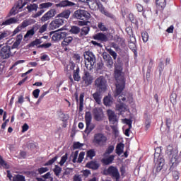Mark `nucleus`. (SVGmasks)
Here are the masks:
<instances>
[{
	"label": "nucleus",
	"mask_w": 181,
	"mask_h": 181,
	"mask_svg": "<svg viewBox=\"0 0 181 181\" xmlns=\"http://www.w3.org/2000/svg\"><path fill=\"white\" fill-rule=\"evenodd\" d=\"M115 78L117 81L115 97H118L125 88V78L122 76V64H115Z\"/></svg>",
	"instance_id": "f257e3e1"
},
{
	"label": "nucleus",
	"mask_w": 181,
	"mask_h": 181,
	"mask_svg": "<svg viewBox=\"0 0 181 181\" xmlns=\"http://www.w3.org/2000/svg\"><path fill=\"white\" fill-rule=\"evenodd\" d=\"M71 13V11L69 9H66L58 14L56 17L57 18L50 23L49 30H54V29H59L60 26H63L65 22L64 19H69V18H70Z\"/></svg>",
	"instance_id": "f03ea898"
},
{
	"label": "nucleus",
	"mask_w": 181,
	"mask_h": 181,
	"mask_svg": "<svg viewBox=\"0 0 181 181\" xmlns=\"http://www.w3.org/2000/svg\"><path fill=\"white\" fill-rule=\"evenodd\" d=\"M168 153L169 154L170 156H172L170 160V170H173L175 168L179 165L181 162V156H178V151L176 149H174L173 148L171 147V148L168 149Z\"/></svg>",
	"instance_id": "7ed1b4c3"
},
{
	"label": "nucleus",
	"mask_w": 181,
	"mask_h": 181,
	"mask_svg": "<svg viewBox=\"0 0 181 181\" xmlns=\"http://www.w3.org/2000/svg\"><path fill=\"white\" fill-rule=\"evenodd\" d=\"M156 151L161 152V150L160 148H157L154 153V162H156V173H159V172H160V170H162L165 166V158H163V156L160 154V153L156 152Z\"/></svg>",
	"instance_id": "20e7f679"
},
{
	"label": "nucleus",
	"mask_w": 181,
	"mask_h": 181,
	"mask_svg": "<svg viewBox=\"0 0 181 181\" xmlns=\"http://www.w3.org/2000/svg\"><path fill=\"white\" fill-rule=\"evenodd\" d=\"M84 59L88 61V63L90 64H86V67L87 70H89L91 71L93 69L94 64H95V55L91 51H86L84 52Z\"/></svg>",
	"instance_id": "39448f33"
},
{
	"label": "nucleus",
	"mask_w": 181,
	"mask_h": 181,
	"mask_svg": "<svg viewBox=\"0 0 181 181\" xmlns=\"http://www.w3.org/2000/svg\"><path fill=\"white\" fill-rule=\"evenodd\" d=\"M95 88H96V91H99L100 93H105L107 90V81L104 76H100L95 81Z\"/></svg>",
	"instance_id": "423d86ee"
},
{
	"label": "nucleus",
	"mask_w": 181,
	"mask_h": 181,
	"mask_svg": "<svg viewBox=\"0 0 181 181\" xmlns=\"http://www.w3.org/2000/svg\"><path fill=\"white\" fill-rule=\"evenodd\" d=\"M104 175L110 176L112 179H115L116 181H119L121 177L118 168L112 165L110 166L105 171H104Z\"/></svg>",
	"instance_id": "0eeeda50"
},
{
	"label": "nucleus",
	"mask_w": 181,
	"mask_h": 181,
	"mask_svg": "<svg viewBox=\"0 0 181 181\" xmlns=\"http://www.w3.org/2000/svg\"><path fill=\"white\" fill-rule=\"evenodd\" d=\"M93 143L96 146H104L107 144V136L102 133H97L94 135Z\"/></svg>",
	"instance_id": "6e6552de"
},
{
	"label": "nucleus",
	"mask_w": 181,
	"mask_h": 181,
	"mask_svg": "<svg viewBox=\"0 0 181 181\" xmlns=\"http://www.w3.org/2000/svg\"><path fill=\"white\" fill-rule=\"evenodd\" d=\"M85 4L89 6L91 11H100L104 8L100 0H87Z\"/></svg>",
	"instance_id": "1a4fd4ad"
},
{
	"label": "nucleus",
	"mask_w": 181,
	"mask_h": 181,
	"mask_svg": "<svg viewBox=\"0 0 181 181\" xmlns=\"http://www.w3.org/2000/svg\"><path fill=\"white\" fill-rule=\"evenodd\" d=\"M74 16L81 21H88L91 18V14L86 10L78 9L75 11Z\"/></svg>",
	"instance_id": "9d476101"
},
{
	"label": "nucleus",
	"mask_w": 181,
	"mask_h": 181,
	"mask_svg": "<svg viewBox=\"0 0 181 181\" xmlns=\"http://www.w3.org/2000/svg\"><path fill=\"white\" fill-rule=\"evenodd\" d=\"M52 40L54 42H59L62 40V39H64L66 36H67V33L62 31L61 29L52 31L49 33V35L52 36Z\"/></svg>",
	"instance_id": "9b49d317"
},
{
	"label": "nucleus",
	"mask_w": 181,
	"mask_h": 181,
	"mask_svg": "<svg viewBox=\"0 0 181 181\" xmlns=\"http://www.w3.org/2000/svg\"><path fill=\"white\" fill-rule=\"evenodd\" d=\"M93 81H94V78L90 74L88 71H85L82 76V83L84 84V87L91 86V84H93Z\"/></svg>",
	"instance_id": "f8f14e48"
},
{
	"label": "nucleus",
	"mask_w": 181,
	"mask_h": 181,
	"mask_svg": "<svg viewBox=\"0 0 181 181\" xmlns=\"http://www.w3.org/2000/svg\"><path fill=\"white\" fill-rule=\"evenodd\" d=\"M12 56V52L11 51V46L5 45L0 49V57L5 60L9 59Z\"/></svg>",
	"instance_id": "ddd939ff"
},
{
	"label": "nucleus",
	"mask_w": 181,
	"mask_h": 181,
	"mask_svg": "<svg viewBox=\"0 0 181 181\" xmlns=\"http://www.w3.org/2000/svg\"><path fill=\"white\" fill-rule=\"evenodd\" d=\"M56 13H57L56 9L54 8L50 9L41 18V21L47 22V21H50L52 18H54V16H56Z\"/></svg>",
	"instance_id": "4468645a"
},
{
	"label": "nucleus",
	"mask_w": 181,
	"mask_h": 181,
	"mask_svg": "<svg viewBox=\"0 0 181 181\" xmlns=\"http://www.w3.org/2000/svg\"><path fill=\"white\" fill-rule=\"evenodd\" d=\"M95 121H102L104 113L100 107H95L92 111Z\"/></svg>",
	"instance_id": "2eb2a0df"
},
{
	"label": "nucleus",
	"mask_w": 181,
	"mask_h": 181,
	"mask_svg": "<svg viewBox=\"0 0 181 181\" xmlns=\"http://www.w3.org/2000/svg\"><path fill=\"white\" fill-rule=\"evenodd\" d=\"M156 5L157 10H156V13L158 15V12H163V9L166 8V0H156Z\"/></svg>",
	"instance_id": "dca6fc26"
},
{
	"label": "nucleus",
	"mask_w": 181,
	"mask_h": 181,
	"mask_svg": "<svg viewBox=\"0 0 181 181\" xmlns=\"http://www.w3.org/2000/svg\"><path fill=\"white\" fill-rule=\"evenodd\" d=\"M129 47L133 51L135 56L138 54V52H136V39L135 37H131L129 40Z\"/></svg>",
	"instance_id": "f3484780"
},
{
	"label": "nucleus",
	"mask_w": 181,
	"mask_h": 181,
	"mask_svg": "<svg viewBox=\"0 0 181 181\" xmlns=\"http://www.w3.org/2000/svg\"><path fill=\"white\" fill-rule=\"evenodd\" d=\"M76 4L69 0H63L59 4H56L57 8H66L67 6H74Z\"/></svg>",
	"instance_id": "a211bd4d"
},
{
	"label": "nucleus",
	"mask_w": 181,
	"mask_h": 181,
	"mask_svg": "<svg viewBox=\"0 0 181 181\" xmlns=\"http://www.w3.org/2000/svg\"><path fill=\"white\" fill-rule=\"evenodd\" d=\"M94 40H100V42H108V37L103 33H99L93 36Z\"/></svg>",
	"instance_id": "6ab92c4d"
},
{
	"label": "nucleus",
	"mask_w": 181,
	"mask_h": 181,
	"mask_svg": "<svg viewBox=\"0 0 181 181\" xmlns=\"http://www.w3.org/2000/svg\"><path fill=\"white\" fill-rule=\"evenodd\" d=\"M103 104L105 107H111L114 104V98L111 95H108L103 98Z\"/></svg>",
	"instance_id": "aec40b11"
},
{
	"label": "nucleus",
	"mask_w": 181,
	"mask_h": 181,
	"mask_svg": "<svg viewBox=\"0 0 181 181\" xmlns=\"http://www.w3.org/2000/svg\"><path fill=\"white\" fill-rule=\"evenodd\" d=\"M107 115L109 118V121L110 124H115V122H117L118 119H117V115H115V112L112 110H107Z\"/></svg>",
	"instance_id": "412c9836"
},
{
	"label": "nucleus",
	"mask_w": 181,
	"mask_h": 181,
	"mask_svg": "<svg viewBox=\"0 0 181 181\" xmlns=\"http://www.w3.org/2000/svg\"><path fill=\"white\" fill-rule=\"evenodd\" d=\"M86 168L88 169H93V170H97L100 168V164L97 161H90L86 164Z\"/></svg>",
	"instance_id": "4be33fe9"
},
{
	"label": "nucleus",
	"mask_w": 181,
	"mask_h": 181,
	"mask_svg": "<svg viewBox=\"0 0 181 181\" xmlns=\"http://www.w3.org/2000/svg\"><path fill=\"white\" fill-rule=\"evenodd\" d=\"M37 30V26L34 25L30 30H28L26 34L24 35V39H28V37H32L35 35V31Z\"/></svg>",
	"instance_id": "5701e85b"
},
{
	"label": "nucleus",
	"mask_w": 181,
	"mask_h": 181,
	"mask_svg": "<svg viewBox=\"0 0 181 181\" xmlns=\"http://www.w3.org/2000/svg\"><path fill=\"white\" fill-rule=\"evenodd\" d=\"M23 39V35L22 34L18 35L16 36V42L13 44L11 49H18Z\"/></svg>",
	"instance_id": "b1692460"
},
{
	"label": "nucleus",
	"mask_w": 181,
	"mask_h": 181,
	"mask_svg": "<svg viewBox=\"0 0 181 181\" xmlns=\"http://www.w3.org/2000/svg\"><path fill=\"white\" fill-rule=\"evenodd\" d=\"M114 158H115V156L111 155L108 157H106V158H102L101 162L103 163V165H111V163L114 162Z\"/></svg>",
	"instance_id": "393cba45"
},
{
	"label": "nucleus",
	"mask_w": 181,
	"mask_h": 181,
	"mask_svg": "<svg viewBox=\"0 0 181 181\" xmlns=\"http://www.w3.org/2000/svg\"><path fill=\"white\" fill-rule=\"evenodd\" d=\"M35 21L34 19L25 20L22 22V23L21 25H19V26L22 29H25V28H28V26H29L30 25H33V23H35Z\"/></svg>",
	"instance_id": "a878e982"
},
{
	"label": "nucleus",
	"mask_w": 181,
	"mask_h": 181,
	"mask_svg": "<svg viewBox=\"0 0 181 181\" xmlns=\"http://www.w3.org/2000/svg\"><path fill=\"white\" fill-rule=\"evenodd\" d=\"M124 148H125V144L122 143L117 144L115 150L117 155H118L119 156L120 155H122V153H124Z\"/></svg>",
	"instance_id": "bb28decb"
},
{
	"label": "nucleus",
	"mask_w": 181,
	"mask_h": 181,
	"mask_svg": "<svg viewBox=\"0 0 181 181\" xmlns=\"http://www.w3.org/2000/svg\"><path fill=\"white\" fill-rule=\"evenodd\" d=\"M101 93L103 92L96 90V92L93 94V99L95 100V103H97V104H101V98H103V97H101Z\"/></svg>",
	"instance_id": "cd10ccee"
},
{
	"label": "nucleus",
	"mask_w": 181,
	"mask_h": 181,
	"mask_svg": "<svg viewBox=\"0 0 181 181\" xmlns=\"http://www.w3.org/2000/svg\"><path fill=\"white\" fill-rule=\"evenodd\" d=\"M73 77L75 81H80V80H81V77L80 76V67H78V66H77L76 69L74 71Z\"/></svg>",
	"instance_id": "c85d7f7f"
},
{
	"label": "nucleus",
	"mask_w": 181,
	"mask_h": 181,
	"mask_svg": "<svg viewBox=\"0 0 181 181\" xmlns=\"http://www.w3.org/2000/svg\"><path fill=\"white\" fill-rule=\"evenodd\" d=\"M114 149H115V147L112 145L108 146L107 148L103 153L104 158H108L112 152H114Z\"/></svg>",
	"instance_id": "c756f323"
},
{
	"label": "nucleus",
	"mask_w": 181,
	"mask_h": 181,
	"mask_svg": "<svg viewBox=\"0 0 181 181\" xmlns=\"http://www.w3.org/2000/svg\"><path fill=\"white\" fill-rule=\"evenodd\" d=\"M83 108H84V93L79 95V112H83Z\"/></svg>",
	"instance_id": "7c9ffc66"
},
{
	"label": "nucleus",
	"mask_w": 181,
	"mask_h": 181,
	"mask_svg": "<svg viewBox=\"0 0 181 181\" xmlns=\"http://www.w3.org/2000/svg\"><path fill=\"white\" fill-rule=\"evenodd\" d=\"M18 22V18L13 17L9 19L6 20L4 22L2 23V25H13V23H16Z\"/></svg>",
	"instance_id": "2f4dec72"
},
{
	"label": "nucleus",
	"mask_w": 181,
	"mask_h": 181,
	"mask_svg": "<svg viewBox=\"0 0 181 181\" xmlns=\"http://www.w3.org/2000/svg\"><path fill=\"white\" fill-rule=\"evenodd\" d=\"M88 32H90V27L88 26L83 27L81 29L79 37H83V36H87V34L88 33Z\"/></svg>",
	"instance_id": "473e14b6"
},
{
	"label": "nucleus",
	"mask_w": 181,
	"mask_h": 181,
	"mask_svg": "<svg viewBox=\"0 0 181 181\" xmlns=\"http://www.w3.org/2000/svg\"><path fill=\"white\" fill-rule=\"evenodd\" d=\"M94 128H95L94 124L91 123V122H89L88 124H86V128L84 131L85 134H87V135H88L93 131V129H94Z\"/></svg>",
	"instance_id": "72a5a7b5"
},
{
	"label": "nucleus",
	"mask_w": 181,
	"mask_h": 181,
	"mask_svg": "<svg viewBox=\"0 0 181 181\" xmlns=\"http://www.w3.org/2000/svg\"><path fill=\"white\" fill-rule=\"evenodd\" d=\"M69 32L72 35H78V33H80V32H81L80 27H78L77 25H72L71 27Z\"/></svg>",
	"instance_id": "f704fd0d"
},
{
	"label": "nucleus",
	"mask_w": 181,
	"mask_h": 181,
	"mask_svg": "<svg viewBox=\"0 0 181 181\" xmlns=\"http://www.w3.org/2000/svg\"><path fill=\"white\" fill-rule=\"evenodd\" d=\"M100 12L105 16H107V18H110V19H115V16H114V14L106 11L105 7L103 8V9L100 11Z\"/></svg>",
	"instance_id": "c9c22d12"
},
{
	"label": "nucleus",
	"mask_w": 181,
	"mask_h": 181,
	"mask_svg": "<svg viewBox=\"0 0 181 181\" xmlns=\"http://www.w3.org/2000/svg\"><path fill=\"white\" fill-rule=\"evenodd\" d=\"M64 40L62 42V46H69V44L73 42V37L71 36H66L65 37L63 38Z\"/></svg>",
	"instance_id": "e433bc0d"
},
{
	"label": "nucleus",
	"mask_w": 181,
	"mask_h": 181,
	"mask_svg": "<svg viewBox=\"0 0 181 181\" xmlns=\"http://www.w3.org/2000/svg\"><path fill=\"white\" fill-rule=\"evenodd\" d=\"M41 43H42V40L39 38H36L34 41L28 44L27 45V47H35V46H38V45H41Z\"/></svg>",
	"instance_id": "4c0bfd02"
},
{
	"label": "nucleus",
	"mask_w": 181,
	"mask_h": 181,
	"mask_svg": "<svg viewBox=\"0 0 181 181\" xmlns=\"http://www.w3.org/2000/svg\"><path fill=\"white\" fill-rule=\"evenodd\" d=\"M153 66V61L152 59H150V62L148 64V66L147 68L146 78H150L151 77V71L152 70V67Z\"/></svg>",
	"instance_id": "58836bf2"
},
{
	"label": "nucleus",
	"mask_w": 181,
	"mask_h": 181,
	"mask_svg": "<svg viewBox=\"0 0 181 181\" xmlns=\"http://www.w3.org/2000/svg\"><path fill=\"white\" fill-rule=\"evenodd\" d=\"M37 8H39V6L36 4H30L26 6V9H28L29 13L33 12V11L36 12V11H37Z\"/></svg>",
	"instance_id": "ea45409f"
},
{
	"label": "nucleus",
	"mask_w": 181,
	"mask_h": 181,
	"mask_svg": "<svg viewBox=\"0 0 181 181\" xmlns=\"http://www.w3.org/2000/svg\"><path fill=\"white\" fill-rule=\"evenodd\" d=\"M93 119V116L91 115V112H86L85 114V121L86 125H88L91 120Z\"/></svg>",
	"instance_id": "a19ab883"
},
{
	"label": "nucleus",
	"mask_w": 181,
	"mask_h": 181,
	"mask_svg": "<svg viewBox=\"0 0 181 181\" xmlns=\"http://www.w3.org/2000/svg\"><path fill=\"white\" fill-rule=\"evenodd\" d=\"M83 146H84V144H81L79 141H75L72 146L73 151H76V149H80L81 148H83Z\"/></svg>",
	"instance_id": "79ce46f5"
},
{
	"label": "nucleus",
	"mask_w": 181,
	"mask_h": 181,
	"mask_svg": "<svg viewBox=\"0 0 181 181\" xmlns=\"http://www.w3.org/2000/svg\"><path fill=\"white\" fill-rule=\"evenodd\" d=\"M53 172L55 176H57V177H59V176H60V173H62V168H60V166L57 165H55V167L53 169Z\"/></svg>",
	"instance_id": "37998d69"
},
{
	"label": "nucleus",
	"mask_w": 181,
	"mask_h": 181,
	"mask_svg": "<svg viewBox=\"0 0 181 181\" xmlns=\"http://www.w3.org/2000/svg\"><path fill=\"white\" fill-rule=\"evenodd\" d=\"M69 158V154L67 153H65V155H64L62 158H61V160L59 163V164L60 165V166H63L64 165V163H66V162L67 161V159Z\"/></svg>",
	"instance_id": "c03bdc74"
},
{
	"label": "nucleus",
	"mask_w": 181,
	"mask_h": 181,
	"mask_svg": "<svg viewBox=\"0 0 181 181\" xmlns=\"http://www.w3.org/2000/svg\"><path fill=\"white\" fill-rule=\"evenodd\" d=\"M105 63L107 69H112V67H114V60L112 59V58L105 61Z\"/></svg>",
	"instance_id": "a18cd8bd"
},
{
	"label": "nucleus",
	"mask_w": 181,
	"mask_h": 181,
	"mask_svg": "<svg viewBox=\"0 0 181 181\" xmlns=\"http://www.w3.org/2000/svg\"><path fill=\"white\" fill-rule=\"evenodd\" d=\"M116 110H117V111H119V112H122V111H125V110H126L125 104L120 103V104L116 105Z\"/></svg>",
	"instance_id": "49530a36"
},
{
	"label": "nucleus",
	"mask_w": 181,
	"mask_h": 181,
	"mask_svg": "<svg viewBox=\"0 0 181 181\" xmlns=\"http://www.w3.org/2000/svg\"><path fill=\"white\" fill-rule=\"evenodd\" d=\"M98 28L101 32H108V28H106L102 22L98 23Z\"/></svg>",
	"instance_id": "de8ad7c7"
},
{
	"label": "nucleus",
	"mask_w": 181,
	"mask_h": 181,
	"mask_svg": "<svg viewBox=\"0 0 181 181\" xmlns=\"http://www.w3.org/2000/svg\"><path fill=\"white\" fill-rule=\"evenodd\" d=\"M107 52L110 54V56H112L115 60H117V57L118 54H117V52L115 51L112 50L111 48L107 49Z\"/></svg>",
	"instance_id": "09e8293b"
},
{
	"label": "nucleus",
	"mask_w": 181,
	"mask_h": 181,
	"mask_svg": "<svg viewBox=\"0 0 181 181\" xmlns=\"http://www.w3.org/2000/svg\"><path fill=\"white\" fill-rule=\"evenodd\" d=\"M86 156L90 158V159H93L95 156V151L94 149L88 150L86 153Z\"/></svg>",
	"instance_id": "8fccbe9b"
},
{
	"label": "nucleus",
	"mask_w": 181,
	"mask_h": 181,
	"mask_svg": "<svg viewBox=\"0 0 181 181\" xmlns=\"http://www.w3.org/2000/svg\"><path fill=\"white\" fill-rule=\"evenodd\" d=\"M13 181H25V176L21 175H16L13 177Z\"/></svg>",
	"instance_id": "3c124183"
},
{
	"label": "nucleus",
	"mask_w": 181,
	"mask_h": 181,
	"mask_svg": "<svg viewBox=\"0 0 181 181\" xmlns=\"http://www.w3.org/2000/svg\"><path fill=\"white\" fill-rule=\"evenodd\" d=\"M59 159V156H56L55 157L52 158L51 160H49L47 163H45V166H50L53 165L54 162H56Z\"/></svg>",
	"instance_id": "603ef678"
},
{
	"label": "nucleus",
	"mask_w": 181,
	"mask_h": 181,
	"mask_svg": "<svg viewBox=\"0 0 181 181\" xmlns=\"http://www.w3.org/2000/svg\"><path fill=\"white\" fill-rule=\"evenodd\" d=\"M141 37L143 39V42L144 43H146V42H148V40H149V35H148V33H146V31H144L141 33Z\"/></svg>",
	"instance_id": "864d4df0"
},
{
	"label": "nucleus",
	"mask_w": 181,
	"mask_h": 181,
	"mask_svg": "<svg viewBox=\"0 0 181 181\" xmlns=\"http://www.w3.org/2000/svg\"><path fill=\"white\" fill-rule=\"evenodd\" d=\"M165 69V64H163V61L160 60V64H158V71L159 76H162V71Z\"/></svg>",
	"instance_id": "5fc2aeb1"
},
{
	"label": "nucleus",
	"mask_w": 181,
	"mask_h": 181,
	"mask_svg": "<svg viewBox=\"0 0 181 181\" xmlns=\"http://www.w3.org/2000/svg\"><path fill=\"white\" fill-rule=\"evenodd\" d=\"M176 98H177V95H176V93H172L170 96V101L173 105L176 104Z\"/></svg>",
	"instance_id": "6e6d98bb"
},
{
	"label": "nucleus",
	"mask_w": 181,
	"mask_h": 181,
	"mask_svg": "<svg viewBox=\"0 0 181 181\" xmlns=\"http://www.w3.org/2000/svg\"><path fill=\"white\" fill-rule=\"evenodd\" d=\"M53 6V3L51 2H47V3H42L40 4V9H43L45 8H50V6Z\"/></svg>",
	"instance_id": "4d7b16f0"
},
{
	"label": "nucleus",
	"mask_w": 181,
	"mask_h": 181,
	"mask_svg": "<svg viewBox=\"0 0 181 181\" xmlns=\"http://www.w3.org/2000/svg\"><path fill=\"white\" fill-rule=\"evenodd\" d=\"M49 94V91H46V92H44L38 98L37 103H36V105H39V104H40V103H42V100H43V98H45V95Z\"/></svg>",
	"instance_id": "13d9d810"
},
{
	"label": "nucleus",
	"mask_w": 181,
	"mask_h": 181,
	"mask_svg": "<svg viewBox=\"0 0 181 181\" xmlns=\"http://www.w3.org/2000/svg\"><path fill=\"white\" fill-rule=\"evenodd\" d=\"M49 168L47 167L45 168H40L37 170V172H38L39 175H43V173H46V172H48Z\"/></svg>",
	"instance_id": "bf43d9fd"
},
{
	"label": "nucleus",
	"mask_w": 181,
	"mask_h": 181,
	"mask_svg": "<svg viewBox=\"0 0 181 181\" xmlns=\"http://www.w3.org/2000/svg\"><path fill=\"white\" fill-rule=\"evenodd\" d=\"M102 56L105 62H106L107 60H110V59H112V57H111V55H110V54H108L106 52H103L102 54Z\"/></svg>",
	"instance_id": "052dcab7"
},
{
	"label": "nucleus",
	"mask_w": 181,
	"mask_h": 181,
	"mask_svg": "<svg viewBox=\"0 0 181 181\" xmlns=\"http://www.w3.org/2000/svg\"><path fill=\"white\" fill-rule=\"evenodd\" d=\"M52 46V43H45L37 46V49H49Z\"/></svg>",
	"instance_id": "680f3d73"
},
{
	"label": "nucleus",
	"mask_w": 181,
	"mask_h": 181,
	"mask_svg": "<svg viewBox=\"0 0 181 181\" xmlns=\"http://www.w3.org/2000/svg\"><path fill=\"white\" fill-rule=\"evenodd\" d=\"M84 155H86V153H84V151H81L79 153V156L78 158V163H81L83 162V160L84 159Z\"/></svg>",
	"instance_id": "e2e57ef3"
},
{
	"label": "nucleus",
	"mask_w": 181,
	"mask_h": 181,
	"mask_svg": "<svg viewBox=\"0 0 181 181\" xmlns=\"http://www.w3.org/2000/svg\"><path fill=\"white\" fill-rule=\"evenodd\" d=\"M124 122L128 125L129 128H132V119L126 118L124 119Z\"/></svg>",
	"instance_id": "0e129e2a"
},
{
	"label": "nucleus",
	"mask_w": 181,
	"mask_h": 181,
	"mask_svg": "<svg viewBox=\"0 0 181 181\" xmlns=\"http://www.w3.org/2000/svg\"><path fill=\"white\" fill-rule=\"evenodd\" d=\"M166 127L168 129H170V127H172V119L166 118L165 119Z\"/></svg>",
	"instance_id": "69168bd1"
},
{
	"label": "nucleus",
	"mask_w": 181,
	"mask_h": 181,
	"mask_svg": "<svg viewBox=\"0 0 181 181\" xmlns=\"http://www.w3.org/2000/svg\"><path fill=\"white\" fill-rule=\"evenodd\" d=\"M39 94H40V89H35L33 91L34 98H39Z\"/></svg>",
	"instance_id": "338daca9"
},
{
	"label": "nucleus",
	"mask_w": 181,
	"mask_h": 181,
	"mask_svg": "<svg viewBox=\"0 0 181 181\" xmlns=\"http://www.w3.org/2000/svg\"><path fill=\"white\" fill-rule=\"evenodd\" d=\"M47 30V24H44L40 29L39 33H45Z\"/></svg>",
	"instance_id": "774afa93"
}]
</instances>
